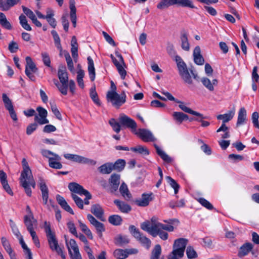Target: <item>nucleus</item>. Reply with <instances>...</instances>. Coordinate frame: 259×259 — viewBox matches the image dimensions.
Returning a JSON list of instances; mask_svg holds the SVG:
<instances>
[{
	"label": "nucleus",
	"mask_w": 259,
	"mask_h": 259,
	"mask_svg": "<svg viewBox=\"0 0 259 259\" xmlns=\"http://www.w3.org/2000/svg\"><path fill=\"white\" fill-rule=\"evenodd\" d=\"M22 163L23 170L21 172L19 179L20 182L21 186L24 189L26 194L30 197L31 196L32 193L30 186L34 189L36 184L28 163L25 158L22 159Z\"/></svg>",
	"instance_id": "nucleus-1"
},
{
	"label": "nucleus",
	"mask_w": 259,
	"mask_h": 259,
	"mask_svg": "<svg viewBox=\"0 0 259 259\" xmlns=\"http://www.w3.org/2000/svg\"><path fill=\"white\" fill-rule=\"evenodd\" d=\"M111 91H109L106 95L107 101L110 102L112 105L117 109L119 108L126 102V96L123 91L120 95L116 92V87L113 82L111 81Z\"/></svg>",
	"instance_id": "nucleus-2"
},
{
	"label": "nucleus",
	"mask_w": 259,
	"mask_h": 259,
	"mask_svg": "<svg viewBox=\"0 0 259 259\" xmlns=\"http://www.w3.org/2000/svg\"><path fill=\"white\" fill-rule=\"evenodd\" d=\"M174 5L192 9L195 8L192 1L190 0H161L157 4V8L162 10Z\"/></svg>",
	"instance_id": "nucleus-3"
},
{
	"label": "nucleus",
	"mask_w": 259,
	"mask_h": 259,
	"mask_svg": "<svg viewBox=\"0 0 259 259\" xmlns=\"http://www.w3.org/2000/svg\"><path fill=\"white\" fill-rule=\"evenodd\" d=\"M44 228L51 249L56 251L58 254L62 253V250L59 246L55 234L52 231L50 224L46 221L44 223Z\"/></svg>",
	"instance_id": "nucleus-4"
},
{
	"label": "nucleus",
	"mask_w": 259,
	"mask_h": 259,
	"mask_svg": "<svg viewBox=\"0 0 259 259\" xmlns=\"http://www.w3.org/2000/svg\"><path fill=\"white\" fill-rule=\"evenodd\" d=\"M129 231L132 235L147 249L150 247L151 244V240L143 235L135 226H130L129 227Z\"/></svg>",
	"instance_id": "nucleus-5"
},
{
	"label": "nucleus",
	"mask_w": 259,
	"mask_h": 259,
	"mask_svg": "<svg viewBox=\"0 0 259 259\" xmlns=\"http://www.w3.org/2000/svg\"><path fill=\"white\" fill-rule=\"evenodd\" d=\"M188 240L184 238H179L175 241L174 249L171 252L178 254V257L182 258L184 254V251Z\"/></svg>",
	"instance_id": "nucleus-6"
},
{
	"label": "nucleus",
	"mask_w": 259,
	"mask_h": 259,
	"mask_svg": "<svg viewBox=\"0 0 259 259\" xmlns=\"http://www.w3.org/2000/svg\"><path fill=\"white\" fill-rule=\"evenodd\" d=\"M65 243L68 249L69 254L70 255L71 259H82L81 256L79 251L78 247L76 243V241L71 239L69 241V245H68L67 239L65 236Z\"/></svg>",
	"instance_id": "nucleus-7"
},
{
	"label": "nucleus",
	"mask_w": 259,
	"mask_h": 259,
	"mask_svg": "<svg viewBox=\"0 0 259 259\" xmlns=\"http://www.w3.org/2000/svg\"><path fill=\"white\" fill-rule=\"evenodd\" d=\"M119 121L121 125L131 128L134 133L135 132L137 124L134 120L122 114L120 115Z\"/></svg>",
	"instance_id": "nucleus-8"
},
{
	"label": "nucleus",
	"mask_w": 259,
	"mask_h": 259,
	"mask_svg": "<svg viewBox=\"0 0 259 259\" xmlns=\"http://www.w3.org/2000/svg\"><path fill=\"white\" fill-rule=\"evenodd\" d=\"M36 111L38 112V115H35L34 121L40 125L48 123L49 121L47 118L48 115L47 111L40 106H38L36 108Z\"/></svg>",
	"instance_id": "nucleus-9"
},
{
	"label": "nucleus",
	"mask_w": 259,
	"mask_h": 259,
	"mask_svg": "<svg viewBox=\"0 0 259 259\" xmlns=\"http://www.w3.org/2000/svg\"><path fill=\"white\" fill-rule=\"evenodd\" d=\"M134 133L145 142H154L156 140L152 133L144 128H139L137 131L136 130Z\"/></svg>",
	"instance_id": "nucleus-10"
},
{
	"label": "nucleus",
	"mask_w": 259,
	"mask_h": 259,
	"mask_svg": "<svg viewBox=\"0 0 259 259\" xmlns=\"http://www.w3.org/2000/svg\"><path fill=\"white\" fill-rule=\"evenodd\" d=\"M153 195L152 193H150V194L144 193L142 195L141 198L136 199L135 202L139 206H147L149 205V202L153 200Z\"/></svg>",
	"instance_id": "nucleus-11"
},
{
	"label": "nucleus",
	"mask_w": 259,
	"mask_h": 259,
	"mask_svg": "<svg viewBox=\"0 0 259 259\" xmlns=\"http://www.w3.org/2000/svg\"><path fill=\"white\" fill-rule=\"evenodd\" d=\"M68 189L73 192L72 193H76L80 195H84L88 192L82 186L75 182L70 183L68 185Z\"/></svg>",
	"instance_id": "nucleus-12"
},
{
	"label": "nucleus",
	"mask_w": 259,
	"mask_h": 259,
	"mask_svg": "<svg viewBox=\"0 0 259 259\" xmlns=\"http://www.w3.org/2000/svg\"><path fill=\"white\" fill-rule=\"evenodd\" d=\"M110 183V191L111 193L115 192L119 187L120 183V176L117 174H112L109 180Z\"/></svg>",
	"instance_id": "nucleus-13"
},
{
	"label": "nucleus",
	"mask_w": 259,
	"mask_h": 259,
	"mask_svg": "<svg viewBox=\"0 0 259 259\" xmlns=\"http://www.w3.org/2000/svg\"><path fill=\"white\" fill-rule=\"evenodd\" d=\"M172 101L177 103H179V108L182 110L184 111L185 112L195 115L198 117H200L202 118H204L203 114H202L199 112H197L196 111H195L192 110L191 109H190V108L187 107L183 102L179 101V100L176 99L175 98V100H172Z\"/></svg>",
	"instance_id": "nucleus-14"
},
{
	"label": "nucleus",
	"mask_w": 259,
	"mask_h": 259,
	"mask_svg": "<svg viewBox=\"0 0 259 259\" xmlns=\"http://www.w3.org/2000/svg\"><path fill=\"white\" fill-rule=\"evenodd\" d=\"M247 120L246 110L244 107H241L238 112L237 121L236 126L237 127L246 123Z\"/></svg>",
	"instance_id": "nucleus-15"
},
{
	"label": "nucleus",
	"mask_w": 259,
	"mask_h": 259,
	"mask_svg": "<svg viewBox=\"0 0 259 259\" xmlns=\"http://www.w3.org/2000/svg\"><path fill=\"white\" fill-rule=\"evenodd\" d=\"M91 212L102 221L105 220L103 217L104 210L98 204H94L91 208Z\"/></svg>",
	"instance_id": "nucleus-16"
},
{
	"label": "nucleus",
	"mask_w": 259,
	"mask_h": 259,
	"mask_svg": "<svg viewBox=\"0 0 259 259\" xmlns=\"http://www.w3.org/2000/svg\"><path fill=\"white\" fill-rule=\"evenodd\" d=\"M193 58L195 63L198 65H202L204 63V59L201 54V49L199 46H196L193 51Z\"/></svg>",
	"instance_id": "nucleus-17"
},
{
	"label": "nucleus",
	"mask_w": 259,
	"mask_h": 259,
	"mask_svg": "<svg viewBox=\"0 0 259 259\" xmlns=\"http://www.w3.org/2000/svg\"><path fill=\"white\" fill-rule=\"evenodd\" d=\"M40 182L39 183L40 189L42 193V198L44 203L46 204L48 202L49 197V190L44 180L41 178H39Z\"/></svg>",
	"instance_id": "nucleus-18"
},
{
	"label": "nucleus",
	"mask_w": 259,
	"mask_h": 259,
	"mask_svg": "<svg viewBox=\"0 0 259 259\" xmlns=\"http://www.w3.org/2000/svg\"><path fill=\"white\" fill-rule=\"evenodd\" d=\"M70 17L73 27L76 26V9L75 0H69Z\"/></svg>",
	"instance_id": "nucleus-19"
},
{
	"label": "nucleus",
	"mask_w": 259,
	"mask_h": 259,
	"mask_svg": "<svg viewBox=\"0 0 259 259\" xmlns=\"http://www.w3.org/2000/svg\"><path fill=\"white\" fill-rule=\"evenodd\" d=\"M87 218L91 224L95 227L97 232H104L105 231L104 224L98 221L92 215L88 214Z\"/></svg>",
	"instance_id": "nucleus-20"
},
{
	"label": "nucleus",
	"mask_w": 259,
	"mask_h": 259,
	"mask_svg": "<svg viewBox=\"0 0 259 259\" xmlns=\"http://www.w3.org/2000/svg\"><path fill=\"white\" fill-rule=\"evenodd\" d=\"M114 203L121 212L127 213L132 210L131 206L124 201L115 199L114 200Z\"/></svg>",
	"instance_id": "nucleus-21"
},
{
	"label": "nucleus",
	"mask_w": 259,
	"mask_h": 259,
	"mask_svg": "<svg viewBox=\"0 0 259 259\" xmlns=\"http://www.w3.org/2000/svg\"><path fill=\"white\" fill-rule=\"evenodd\" d=\"M56 200L61 207L66 211L71 214H74V212L70 206L68 204L65 199L60 195H56Z\"/></svg>",
	"instance_id": "nucleus-22"
},
{
	"label": "nucleus",
	"mask_w": 259,
	"mask_h": 259,
	"mask_svg": "<svg viewBox=\"0 0 259 259\" xmlns=\"http://www.w3.org/2000/svg\"><path fill=\"white\" fill-rule=\"evenodd\" d=\"M253 245L249 242L245 243L240 248L238 256L240 257L246 255L252 249Z\"/></svg>",
	"instance_id": "nucleus-23"
},
{
	"label": "nucleus",
	"mask_w": 259,
	"mask_h": 259,
	"mask_svg": "<svg viewBox=\"0 0 259 259\" xmlns=\"http://www.w3.org/2000/svg\"><path fill=\"white\" fill-rule=\"evenodd\" d=\"M20 0H6V3L1 1L0 8L3 11H8L11 7L19 4Z\"/></svg>",
	"instance_id": "nucleus-24"
},
{
	"label": "nucleus",
	"mask_w": 259,
	"mask_h": 259,
	"mask_svg": "<svg viewBox=\"0 0 259 259\" xmlns=\"http://www.w3.org/2000/svg\"><path fill=\"white\" fill-rule=\"evenodd\" d=\"M201 82L203 85L209 91L212 92L214 91V86H215L218 84V80L214 79L212 82L209 79L206 77H203L201 79Z\"/></svg>",
	"instance_id": "nucleus-25"
},
{
	"label": "nucleus",
	"mask_w": 259,
	"mask_h": 259,
	"mask_svg": "<svg viewBox=\"0 0 259 259\" xmlns=\"http://www.w3.org/2000/svg\"><path fill=\"white\" fill-rule=\"evenodd\" d=\"M24 221L28 231L33 229V226L36 225V220L34 219L33 215H25Z\"/></svg>",
	"instance_id": "nucleus-26"
},
{
	"label": "nucleus",
	"mask_w": 259,
	"mask_h": 259,
	"mask_svg": "<svg viewBox=\"0 0 259 259\" xmlns=\"http://www.w3.org/2000/svg\"><path fill=\"white\" fill-rule=\"evenodd\" d=\"M74 162L82 164H88L91 165H95L97 163L96 161L93 159H91L76 154L75 155Z\"/></svg>",
	"instance_id": "nucleus-27"
},
{
	"label": "nucleus",
	"mask_w": 259,
	"mask_h": 259,
	"mask_svg": "<svg viewBox=\"0 0 259 259\" xmlns=\"http://www.w3.org/2000/svg\"><path fill=\"white\" fill-rule=\"evenodd\" d=\"M156 226V225L154 224V226H153L150 221H147L144 222L141 224V228L143 230L147 232L148 233H149L152 236V233L154 232L155 229L156 228V227H155Z\"/></svg>",
	"instance_id": "nucleus-28"
},
{
	"label": "nucleus",
	"mask_w": 259,
	"mask_h": 259,
	"mask_svg": "<svg viewBox=\"0 0 259 259\" xmlns=\"http://www.w3.org/2000/svg\"><path fill=\"white\" fill-rule=\"evenodd\" d=\"M88 71L90 76V78L92 81H94L95 79L96 73L94 65V61L91 57H88Z\"/></svg>",
	"instance_id": "nucleus-29"
},
{
	"label": "nucleus",
	"mask_w": 259,
	"mask_h": 259,
	"mask_svg": "<svg viewBox=\"0 0 259 259\" xmlns=\"http://www.w3.org/2000/svg\"><path fill=\"white\" fill-rule=\"evenodd\" d=\"M26 64L25 72L31 71L33 73H35L37 71V68L33 62L32 59L30 57L27 56L26 57Z\"/></svg>",
	"instance_id": "nucleus-30"
},
{
	"label": "nucleus",
	"mask_w": 259,
	"mask_h": 259,
	"mask_svg": "<svg viewBox=\"0 0 259 259\" xmlns=\"http://www.w3.org/2000/svg\"><path fill=\"white\" fill-rule=\"evenodd\" d=\"M179 71L180 75L185 82L190 84L192 83V80L187 67L184 68L183 69H181Z\"/></svg>",
	"instance_id": "nucleus-31"
},
{
	"label": "nucleus",
	"mask_w": 259,
	"mask_h": 259,
	"mask_svg": "<svg viewBox=\"0 0 259 259\" xmlns=\"http://www.w3.org/2000/svg\"><path fill=\"white\" fill-rule=\"evenodd\" d=\"M179 71L180 75L185 82L190 84L192 83V80L187 67L184 68L183 69H181Z\"/></svg>",
	"instance_id": "nucleus-32"
},
{
	"label": "nucleus",
	"mask_w": 259,
	"mask_h": 259,
	"mask_svg": "<svg viewBox=\"0 0 259 259\" xmlns=\"http://www.w3.org/2000/svg\"><path fill=\"white\" fill-rule=\"evenodd\" d=\"M235 114V111L234 110L229 111L228 113L224 114H220L217 116V119L219 120H222V124H225L226 122L230 121Z\"/></svg>",
	"instance_id": "nucleus-33"
},
{
	"label": "nucleus",
	"mask_w": 259,
	"mask_h": 259,
	"mask_svg": "<svg viewBox=\"0 0 259 259\" xmlns=\"http://www.w3.org/2000/svg\"><path fill=\"white\" fill-rule=\"evenodd\" d=\"M154 146L156 149L157 154L167 163H170L172 161V159L164 151L162 150L156 144H154Z\"/></svg>",
	"instance_id": "nucleus-34"
},
{
	"label": "nucleus",
	"mask_w": 259,
	"mask_h": 259,
	"mask_svg": "<svg viewBox=\"0 0 259 259\" xmlns=\"http://www.w3.org/2000/svg\"><path fill=\"white\" fill-rule=\"evenodd\" d=\"M181 41V47L186 51H188L190 50V44L188 39V35L186 32H182L180 37Z\"/></svg>",
	"instance_id": "nucleus-35"
},
{
	"label": "nucleus",
	"mask_w": 259,
	"mask_h": 259,
	"mask_svg": "<svg viewBox=\"0 0 259 259\" xmlns=\"http://www.w3.org/2000/svg\"><path fill=\"white\" fill-rule=\"evenodd\" d=\"M58 76L61 83H68V77L65 67L59 68L58 72Z\"/></svg>",
	"instance_id": "nucleus-36"
},
{
	"label": "nucleus",
	"mask_w": 259,
	"mask_h": 259,
	"mask_svg": "<svg viewBox=\"0 0 259 259\" xmlns=\"http://www.w3.org/2000/svg\"><path fill=\"white\" fill-rule=\"evenodd\" d=\"M130 242V239L127 236L118 235L115 238L114 243L116 245L120 246H124Z\"/></svg>",
	"instance_id": "nucleus-37"
},
{
	"label": "nucleus",
	"mask_w": 259,
	"mask_h": 259,
	"mask_svg": "<svg viewBox=\"0 0 259 259\" xmlns=\"http://www.w3.org/2000/svg\"><path fill=\"white\" fill-rule=\"evenodd\" d=\"M98 169L102 174H109L113 170L112 163H106L99 167Z\"/></svg>",
	"instance_id": "nucleus-38"
},
{
	"label": "nucleus",
	"mask_w": 259,
	"mask_h": 259,
	"mask_svg": "<svg viewBox=\"0 0 259 259\" xmlns=\"http://www.w3.org/2000/svg\"><path fill=\"white\" fill-rule=\"evenodd\" d=\"M161 254V246L159 244H157L152 250L150 259H163V257H160Z\"/></svg>",
	"instance_id": "nucleus-39"
},
{
	"label": "nucleus",
	"mask_w": 259,
	"mask_h": 259,
	"mask_svg": "<svg viewBox=\"0 0 259 259\" xmlns=\"http://www.w3.org/2000/svg\"><path fill=\"white\" fill-rule=\"evenodd\" d=\"M119 191L121 195L127 200H130L132 197V195L130 193L127 185L123 183L120 188Z\"/></svg>",
	"instance_id": "nucleus-40"
},
{
	"label": "nucleus",
	"mask_w": 259,
	"mask_h": 259,
	"mask_svg": "<svg viewBox=\"0 0 259 259\" xmlns=\"http://www.w3.org/2000/svg\"><path fill=\"white\" fill-rule=\"evenodd\" d=\"M0 24L4 28L11 30L12 28L11 23L7 20L5 15L0 12Z\"/></svg>",
	"instance_id": "nucleus-41"
},
{
	"label": "nucleus",
	"mask_w": 259,
	"mask_h": 259,
	"mask_svg": "<svg viewBox=\"0 0 259 259\" xmlns=\"http://www.w3.org/2000/svg\"><path fill=\"white\" fill-rule=\"evenodd\" d=\"M157 235L163 240H166L168 238V234L167 232L164 231L163 230L156 228L155 231L152 233V236L154 237H156Z\"/></svg>",
	"instance_id": "nucleus-42"
},
{
	"label": "nucleus",
	"mask_w": 259,
	"mask_h": 259,
	"mask_svg": "<svg viewBox=\"0 0 259 259\" xmlns=\"http://www.w3.org/2000/svg\"><path fill=\"white\" fill-rule=\"evenodd\" d=\"M131 150L140 154H142L144 155H148L149 154V152L148 149L141 145H138L135 147H132L131 148Z\"/></svg>",
	"instance_id": "nucleus-43"
},
{
	"label": "nucleus",
	"mask_w": 259,
	"mask_h": 259,
	"mask_svg": "<svg viewBox=\"0 0 259 259\" xmlns=\"http://www.w3.org/2000/svg\"><path fill=\"white\" fill-rule=\"evenodd\" d=\"M108 221L111 224L113 225L119 226L121 224L122 219L120 215L114 214L110 215L108 218Z\"/></svg>",
	"instance_id": "nucleus-44"
},
{
	"label": "nucleus",
	"mask_w": 259,
	"mask_h": 259,
	"mask_svg": "<svg viewBox=\"0 0 259 259\" xmlns=\"http://www.w3.org/2000/svg\"><path fill=\"white\" fill-rule=\"evenodd\" d=\"M125 165V161L121 159H118L114 164L112 163L113 170H116L118 171L122 170L124 169Z\"/></svg>",
	"instance_id": "nucleus-45"
},
{
	"label": "nucleus",
	"mask_w": 259,
	"mask_h": 259,
	"mask_svg": "<svg viewBox=\"0 0 259 259\" xmlns=\"http://www.w3.org/2000/svg\"><path fill=\"white\" fill-rule=\"evenodd\" d=\"M79 226L81 231L85 234V235L90 239H93V236L91 230L88 228L87 226L83 223L81 221H78Z\"/></svg>",
	"instance_id": "nucleus-46"
},
{
	"label": "nucleus",
	"mask_w": 259,
	"mask_h": 259,
	"mask_svg": "<svg viewBox=\"0 0 259 259\" xmlns=\"http://www.w3.org/2000/svg\"><path fill=\"white\" fill-rule=\"evenodd\" d=\"M19 20L21 25L24 29L27 31L31 30V27L28 23L27 20L25 15H24L23 14H21L19 16Z\"/></svg>",
	"instance_id": "nucleus-47"
},
{
	"label": "nucleus",
	"mask_w": 259,
	"mask_h": 259,
	"mask_svg": "<svg viewBox=\"0 0 259 259\" xmlns=\"http://www.w3.org/2000/svg\"><path fill=\"white\" fill-rule=\"evenodd\" d=\"M51 34L53 37L56 47L60 52H61L62 51V48L61 45V41L59 36L58 35L57 32L54 30L51 31Z\"/></svg>",
	"instance_id": "nucleus-48"
},
{
	"label": "nucleus",
	"mask_w": 259,
	"mask_h": 259,
	"mask_svg": "<svg viewBox=\"0 0 259 259\" xmlns=\"http://www.w3.org/2000/svg\"><path fill=\"white\" fill-rule=\"evenodd\" d=\"M114 256L117 259H124L127 257V253L125 249H116L114 251Z\"/></svg>",
	"instance_id": "nucleus-49"
},
{
	"label": "nucleus",
	"mask_w": 259,
	"mask_h": 259,
	"mask_svg": "<svg viewBox=\"0 0 259 259\" xmlns=\"http://www.w3.org/2000/svg\"><path fill=\"white\" fill-rule=\"evenodd\" d=\"M90 97L95 104L100 105V102L98 98V94L96 91V87L94 85L90 89Z\"/></svg>",
	"instance_id": "nucleus-50"
},
{
	"label": "nucleus",
	"mask_w": 259,
	"mask_h": 259,
	"mask_svg": "<svg viewBox=\"0 0 259 259\" xmlns=\"http://www.w3.org/2000/svg\"><path fill=\"white\" fill-rule=\"evenodd\" d=\"M49 166L53 168L61 169L62 167V164L59 161L55 159V156L52 157V158H49Z\"/></svg>",
	"instance_id": "nucleus-51"
},
{
	"label": "nucleus",
	"mask_w": 259,
	"mask_h": 259,
	"mask_svg": "<svg viewBox=\"0 0 259 259\" xmlns=\"http://www.w3.org/2000/svg\"><path fill=\"white\" fill-rule=\"evenodd\" d=\"M165 178L167 181V183L172 188H174L175 190V193L177 194L179 190V185L176 182V181L174 179H173L169 176H166Z\"/></svg>",
	"instance_id": "nucleus-52"
},
{
	"label": "nucleus",
	"mask_w": 259,
	"mask_h": 259,
	"mask_svg": "<svg viewBox=\"0 0 259 259\" xmlns=\"http://www.w3.org/2000/svg\"><path fill=\"white\" fill-rule=\"evenodd\" d=\"M2 99L5 104V106L8 110L14 108L11 100L6 94H3Z\"/></svg>",
	"instance_id": "nucleus-53"
},
{
	"label": "nucleus",
	"mask_w": 259,
	"mask_h": 259,
	"mask_svg": "<svg viewBox=\"0 0 259 259\" xmlns=\"http://www.w3.org/2000/svg\"><path fill=\"white\" fill-rule=\"evenodd\" d=\"M41 153L43 156L48 158L49 159V158H52L51 157H49V155H51L53 156V157L55 156V159H56L58 161H60L61 160V157L58 154L54 153L49 150L42 149L41 150Z\"/></svg>",
	"instance_id": "nucleus-54"
},
{
	"label": "nucleus",
	"mask_w": 259,
	"mask_h": 259,
	"mask_svg": "<svg viewBox=\"0 0 259 259\" xmlns=\"http://www.w3.org/2000/svg\"><path fill=\"white\" fill-rule=\"evenodd\" d=\"M64 57L67 64L68 69L71 72H73L74 71L73 63L69 53L66 52L64 54Z\"/></svg>",
	"instance_id": "nucleus-55"
},
{
	"label": "nucleus",
	"mask_w": 259,
	"mask_h": 259,
	"mask_svg": "<svg viewBox=\"0 0 259 259\" xmlns=\"http://www.w3.org/2000/svg\"><path fill=\"white\" fill-rule=\"evenodd\" d=\"M224 132L225 134L222 136L223 139H227L230 137V135L229 132V127L226 124H222L221 127L217 130V132Z\"/></svg>",
	"instance_id": "nucleus-56"
},
{
	"label": "nucleus",
	"mask_w": 259,
	"mask_h": 259,
	"mask_svg": "<svg viewBox=\"0 0 259 259\" xmlns=\"http://www.w3.org/2000/svg\"><path fill=\"white\" fill-rule=\"evenodd\" d=\"M71 197L77 207L80 209H83V201L75 194L72 193Z\"/></svg>",
	"instance_id": "nucleus-57"
},
{
	"label": "nucleus",
	"mask_w": 259,
	"mask_h": 259,
	"mask_svg": "<svg viewBox=\"0 0 259 259\" xmlns=\"http://www.w3.org/2000/svg\"><path fill=\"white\" fill-rule=\"evenodd\" d=\"M109 123L110 125L112 126L114 131L116 133H118L121 130V126L119 124V123L117 122L115 119L112 118L111 119Z\"/></svg>",
	"instance_id": "nucleus-58"
},
{
	"label": "nucleus",
	"mask_w": 259,
	"mask_h": 259,
	"mask_svg": "<svg viewBox=\"0 0 259 259\" xmlns=\"http://www.w3.org/2000/svg\"><path fill=\"white\" fill-rule=\"evenodd\" d=\"M56 85L58 88L59 91L64 95H66L67 94V89H68V83H61L60 84L59 82H57V83H56Z\"/></svg>",
	"instance_id": "nucleus-59"
},
{
	"label": "nucleus",
	"mask_w": 259,
	"mask_h": 259,
	"mask_svg": "<svg viewBox=\"0 0 259 259\" xmlns=\"http://www.w3.org/2000/svg\"><path fill=\"white\" fill-rule=\"evenodd\" d=\"M186 254L188 258H195L197 257V254L192 246H188L186 249Z\"/></svg>",
	"instance_id": "nucleus-60"
},
{
	"label": "nucleus",
	"mask_w": 259,
	"mask_h": 259,
	"mask_svg": "<svg viewBox=\"0 0 259 259\" xmlns=\"http://www.w3.org/2000/svg\"><path fill=\"white\" fill-rule=\"evenodd\" d=\"M198 201L204 207L209 210H212L213 208V205L207 200L203 198H200Z\"/></svg>",
	"instance_id": "nucleus-61"
},
{
	"label": "nucleus",
	"mask_w": 259,
	"mask_h": 259,
	"mask_svg": "<svg viewBox=\"0 0 259 259\" xmlns=\"http://www.w3.org/2000/svg\"><path fill=\"white\" fill-rule=\"evenodd\" d=\"M175 61L177 63L179 71L187 67L186 63L183 61L181 57L179 56H176Z\"/></svg>",
	"instance_id": "nucleus-62"
},
{
	"label": "nucleus",
	"mask_w": 259,
	"mask_h": 259,
	"mask_svg": "<svg viewBox=\"0 0 259 259\" xmlns=\"http://www.w3.org/2000/svg\"><path fill=\"white\" fill-rule=\"evenodd\" d=\"M52 111L56 116V118L60 120L62 119L61 114L58 109L57 106L54 103H50Z\"/></svg>",
	"instance_id": "nucleus-63"
},
{
	"label": "nucleus",
	"mask_w": 259,
	"mask_h": 259,
	"mask_svg": "<svg viewBox=\"0 0 259 259\" xmlns=\"http://www.w3.org/2000/svg\"><path fill=\"white\" fill-rule=\"evenodd\" d=\"M172 117L176 122L179 124H181L183 122V112H174L172 114Z\"/></svg>",
	"instance_id": "nucleus-64"
}]
</instances>
